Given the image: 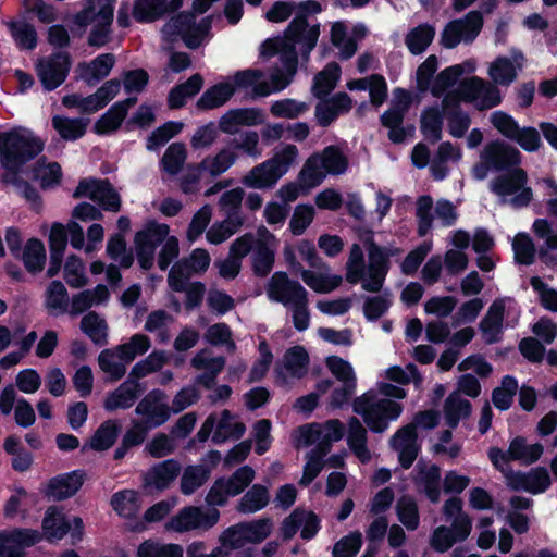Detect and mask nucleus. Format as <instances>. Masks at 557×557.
Here are the masks:
<instances>
[{
  "label": "nucleus",
  "instance_id": "obj_1",
  "mask_svg": "<svg viewBox=\"0 0 557 557\" xmlns=\"http://www.w3.org/2000/svg\"><path fill=\"white\" fill-rule=\"evenodd\" d=\"M380 393L385 397L379 398L374 391H368L352 403L354 412L361 416L368 429L375 434L385 432L389 423L400 417L404 407L394 399H404L407 396L403 387L392 383H382Z\"/></svg>",
  "mask_w": 557,
  "mask_h": 557
},
{
  "label": "nucleus",
  "instance_id": "obj_2",
  "mask_svg": "<svg viewBox=\"0 0 557 557\" xmlns=\"http://www.w3.org/2000/svg\"><path fill=\"white\" fill-rule=\"evenodd\" d=\"M44 149L45 141L29 128L14 126L0 132L2 175L21 174L23 166L35 160Z\"/></svg>",
  "mask_w": 557,
  "mask_h": 557
},
{
  "label": "nucleus",
  "instance_id": "obj_3",
  "mask_svg": "<svg viewBox=\"0 0 557 557\" xmlns=\"http://www.w3.org/2000/svg\"><path fill=\"white\" fill-rule=\"evenodd\" d=\"M295 11L296 15L287 25L285 36L295 42H304L302 59L308 60L320 36V24L310 26L308 17L321 13L323 8L317 0H305L296 4Z\"/></svg>",
  "mask_w": 557,
  "mask_h": 557
},
{
  "label": "nucleus",
  "instance_id": "obj_4",
  "mask_svg": "<svg viewBox=\"0 0 557 557\" xmlns=\"http://www.w3.org/2000/svg\"><path fill=\"white\" fill-rule=\"evenodd\" d=\"M504 172L491 182V191L500 197L513 195L511 199L513 207H527L533 198L532 188L527 186V171L518 166Z\"/></svg>",
  "mask_w": 557,
  "mask_h": 557
},
{
  "label": "nucleus",
  "instance_id": "obj_5",
  "mask_svg": "<svg viewBox=\"0 0 557 557\" xmlns=\"http://www.w3.org/2000/svg\"><path fill=\"white\" fill-rule=\"evenodd\" d=\"M483 26V15L480 11L468 12L463 18L448 22L441 33V45L446 49L456 48L462 40L472 42Z\"/></svg>",
  "mask_w": 557,
  "mask_h": 557
},
{
  "label": "nucleus",
  "instance_id": "obj_6",
  "mask_svg": "<svg viewBox=\"0 0 557 557\" xmlns=\"http://www.w3.org/2000/svg\"><path fill=\"white\" fill-rule=\"evenodd\" d=\"M212 22V15H208L196 23L194 13L180 12L165 26L171 27L172 33L178 35L187 48L195 50L202 45L205 38L210 34Z\"/></svg>",
  "mask_w": 557,
  "mask_h": 557
},
{
  "label": "nucleus",
  "instance_id": "obj_7",
  "mask_svg": "<svg viewBox=\"0 0 557 557\" xmlns=\"http://www.w3.org/2000/svg\"><path fill=\"white\" fill-rule=\"evenodd\" d=\"M368 251L367 280L362 281V289L369 293H379L383 288L392 263L382 246L372 237L364 240Z\"/></svg>",
  "mask_w": 557,
  "mask_h": 557
},
{
  "label": "nucleus",
  "instance_id": "obj_8",
  "mask_svg": "<svg viewBox=\"0 0 557 557\" xmlns=\"http://www.w3.org/2000/svg\"><path fill=\"white\" fill-rule=\"evenodd\" d=\"M267 295L272 301L292 307L297 302L304 304L308 292L298 281L290 280L286 272L276 271L268 282Z\"/></svg>",
  "mask_w": 557,
  "mask_h": 557
},
{
  "label": "nucleus",
  "instance_id": "obj_9",
  "mask_svg": "<svg viewBox=\"0 0 557 557\" xmlns=\"http://www.w3.org/2000/svg\"><path fill=\"white\" fill-rule=\"evenodd\" d=\"M71 65V55L66 51L54 52L48 60H40L36 71L44 89L52 91L61 86L69 75Z\"/></svg>",
  "mask_w": 557,
  "mask_h": 557
},
{
  "label": "nucleus",
  "instance_id": "obj_10",
  "mask_svg": "<svg viewBox=\"0 0 557 557\" xmlns=\"http://www.w3.org/2000/svg\"><path fill=\"white\" fill-rule=\"evenodd\" d=\"M166 398L164 391L154 388L150 391L136 406L135 412L138 416L146 417L145 422L150 429L163 425L171 417L172 408L163 403Z\"/></svg>",
  "mask_w": 557,
  "mask_h": 557
},
{
  "label": "nucleus",
  "instance_id": "obj_11",
  "mask_svg": "<svg viewBox=\"0 0 557 557\" xmlns=\"http://www.w3.org/2000/svg\"><path fill=\"white\" fill-rule=\"evenodd\" d=\"M480 158H485L496 172L508 171L522 163V153L519 149L502 139L488 141L481 151Z\"/></svg>",
  "mask_w": 557,
  "mask_h": 557
},
{
  "label": "nucleus",
  "instance_id": "obj_12",
  "mask_svg": "<svg viewBox=\"0 0 557 557\" xmlns=\"http://www.w3.org/2000/svg\"><path fill=\"white\" fill-rule=\"evenodd\" d=\"M85 473L82 470L58 474L41 485L40 492L48 499L62 502L74 496L84 484Z\"/></svg>",
  "mask_w": 557,
  "mask_h": 557
},
{
  "label": "nucleus",
  "instance_id": "obj_13",
  "mask_svg": "<svg viewBox=\"0 0 557 557\" xmlns=\"http://www.w3.org/2000/svg\"><path fill=\"white\" fill-rule=\"evenodd\" d=\"M264 122L262 110L259 108H238L225 112L219 121L221 132L234 135L238 126H257Z\"/></svg>",
  "mask_w": 557,
  "mask_h": 557
},
{
  "label": "nucleus",
  "instance_id": "obj_14",
  "mask_svg": "<svg viewBox=\"0 0 557 557\" xmlns=\"http://www.w3.org/2000/svg\"><path fill=\"white\" fill-rule=\"evenodd\" d=\"M141 392L140 384L134 383L127 377L117 388L107 395L103 407L108 412L128 409L139 398Z\"/></svg>",
  "mask_w": 557,
  "mask_h": 557
},
{
  "label": "nucleus",
  "instance_id": "obj_15",
  "mask_svg": "<svg viewBox=\"0 0 557 557\" xmlns=\"http://www.w3.org/2000/svg\"><path fill=\"white\" fill-rule=\"evenodd\" d=\"M504 314V301L502 299L494 300L479 325L486 344H495L500 339L499 335L503 327Z\"/></svg>",
  "mask_w": 557,
  "mask_h": 557
},
{
  "label": "nucleus",
  "instance_id": "obj_16",
  "mask_svg": "<svg viewBox=\"0 0 557 557\" xmlns=\"http://www.w3.org/2000/svg\"><path fill=\"white\" fill-rule=\"evenodd\" d=\"M115 64L113 53H102L97 55L90 63H81V77L88 86H95L106 78Z\"/></svg>",
  "mask_w": 557,
  "mask_h": 557
},
{
  "label": "nucleus",
  "instance_id": "obj_17",
  "mask_svg": "<svg viewBox=\"0 0 557 557\" xmlns=\"http://www.w3.org/2000/svg\"><path fill=\"white\" fill-rule=\"evenodd\" d=\"M41 527L46 539L52 542L62 540L71 531L72 523L67 520L61 508L50 506L46 510Z\"/></svg>",
  "mask_w": 557,
  "mask_h": 557
},
{
  "label": "nucleus",
  "instance_id": "obj_18",
  "mask_svg": "<svg viewBox=\"0 0 557 557\" xmlns=\"http://www.w3.org/2000/svg\"><path fill=\"white\" fill-rule=\"evenodd\" d=\"M181 465L175 459H166L151 468L145 476L146 485L154 486L162 491L177 478Z\"/></svg>",
  "mask_w": 557,
  "mask_h": 557
},
{
  "label": "nucleus",
  "instance_id": "obj_19",
  "mask_svg": "<svg viewBox=\"0 0 557 557\" xmlns=\"http://www.w3.org/2000/svg\"><path fill=\"white\" fill-rule=\"evenodd\" d=\"M444 419L449 429H456L462 419H468L472 413L471 403L462 398L458 392H451L444 401Z\"/></svg>",
  "mask_w": 557,
  "mask_h": 557
},
{
  "label": "nucleus",
  "instance_id": "obj_20",
  "mask_svg": "<svg viewBox=\"0 0 557 557\" xmlns=\"http://www.w3.org/2000/svg\"><path fill=\"white\" fill-rule=\"evenodd\" d=\"M235 94V87L227 83H218L209 87L197 100L199 111H209L224 106Z\"/></svg>",
  "mask_w": 557,
  "mask_h": 557
},
{
  "label": "nucleus",
  "instance_id": "obj_21",
  "mask_svg": "<svg viewBox=\"0 0 557 557\" xmlns=\"http://www.w3.org/2000/svg\"><path fill=\"white\" fill-rule=\"evenodd\" d=\"M367 430L356 417L348 420L347 445L354 455L366 463L371 459L370 450L367 446Z\"/></svg>",
  "mask_w": 557,
  "mask_h": 557
},
{
  "label": "nucleus",
  "instance_id": "obj_22",
  "mask_svg": "<svg viewBox=\"0 0 557 557\" xmlns=\"http://www.w3.org/2000/svg\"><path fill=\"white\" fill-rule=\"evenodd\" d=\"M342 69L337 62L327 63L322 71L313 77L311 91L317 99L326 98L335 89L341 79Z\"/></svg>",
  "mask_w": 557,
  "mask_h": 557
},
{
  "label": "nucleus",
  "instance_id": "obj_23",
  "mask_svg": "<svg viewBox=\"0 0 557 557\" xmlns=\"http://www.w3.org/2000/svg\"><path fill=\"white\" fill-rule=\"evenodd\" d=\"M20 260L23 261L28 273L33 275L40 273L44 270L47 260L44 243L37 237L27 239L23 251L20 255Z\"/></svg>",
  "mask_w": 557,
  "mask_h": 557
},
{
  "label": "nucleus",
  "instance_id": "obj_24",
  "mask_svg": "<svg viewBox=\"0 0 557 557\" xmlns=\"http://www.w3.org/2000/svg\"><path fill=\"white\" fill-rule=\"evenodd\" d=\"M468 66V72L474 71V66L469 62L466 61L461 64H455L445 67L434 78L433 84L430 88V91L433 97L440 98L444 95V92L453 87L459 78L465 74L466 70L465 66Z\"/></svg>",
  "mask_w": 557,
  "mask_h": 557
},
{
  "label": "nucleus",
  "instance_id": "obj_25",
  "mask_svg": "<svg viewBox=\"0 0 557 557\" xmlns=\"http://www.w3.org/2000/svg\"><path fill=\"white\" fill-rule=\"evenodd\" d=\"M272 161H264L256 165L244 178L243 183L250 188L272 187L283 176L277 168L271 164Z\"/></svg>",
  "mask_w": 557,
  "mask_h": 557
},
{
  "label": "nucleus",
  "instance_id": "obj_26",
  "mask_svg": "<svg viewBox=\"0 0 557 557\" xmlns=\"http://www.w3.org/2000/svg\"><path fill=\"white\" fill-rule=\"evenodd\" d=\"M170 227L168 224L149 221L146 226L135 234V247L156 250L169 235Z\"/></svg>",
  "mask_w": 557,
  "mask_h": 557
},
{
  "label": "nucleus",
  "instance_id": "obj_27",
  "mask_svg": "<svg viewBox=\"0 0 557 557\" xmlns=\"http://www.w3.org/2000/svg\"><path fill=\"white\" fill-rule=\"evenodd\" d=\"M443 113L436 106L425 108L421 113L420 131L431 144H436L443 136Z\"/></svg>",
  "mask_w": 557,
  "mask_h": 557
},
{
  "label": "nucleus",
  "instance_id": "obj_28",
  "mask_svg": "<svg viewBox=\"0 0 557 557\" xmlns=\"http://www.w3.org/2000/svg\"><path fill=\"white\" fill-rule=\"evenodd\" d=\"M434 37V26L429 23H423L409 30L405 37V44L411 54L419 55L429 48Z\"/></svg>",
  "mask_w": 557,
  "mask_h": 557
},
{
  "label": "nucleus",
  "instance_id": "obj_29",
  "mask_svg": "<svg viewBox=\"0 0 557 557\" xmlns=\"http://www.w3.org/2000/svg\"><path fill=\"white\" fill-rule=\"evenodd\" d=\"M168 0H135L133 17L138 23H152L166 14Z\"/></svg>",
  "mask_w": 557,
  "mask_h": 557
},
{
  "label": "nucleus",
  "instance_id": "obj_30",
  "mask_svg": "<svg viewBox=\"0 0 557 557\" xmlns=\"http://www.w3.org/2000/svg\"><path fill=\"white\" fill-rule=\"evenodd\" d=\"M121 432V424L117 420L109 419L102 422L90 438L89 446L96 451H103L111 448Z\"/></svg>",
  "mask_w": 557,
  "mask_h": 557
},
{
  "label": "nucleus",
  "instance_id": "obj_31",
  "mask_svg": "<svg viewBox=\"0 0 557 557\" xmlns=\"http://www.w3.org/2000/svg\"><path fill=\"white\" fill-rule=\"evenodd\" d=\"M81 330L99 347L108 344V325L104 319L95 311H89L81 320Z\"/></svg>",
  "mask_w": 557,
  "mask_h": 557
},
{
  "label": "nucleus",
  "instance_id": "obj_32",
  "mask_svg": "<svg viewBox=\"0 0 557 557\" xmlns=\"http://www.w3.org/2000/svg\"><path fill=\"white\" fill-rule=\"evenodd\" d=\"M283 359L285 369L293 377L301 379L307 374L310 358L304 346L296 345L288 348Z\"/></svg>",
  "mask_w": 557,
  "mask_h": 557
},
{
  "label": "nucleus",
  "instance_id": "obj_33",
  "mask_svg": "<svg viewBox=\"0 0 557 557\" xmlns=\"http://www.w3.org/2000/svg\"><path fill=\"white\" fill-rule=\"evenodd\" d=\"M318 160L321 162V169L331 175H341L348 169L347 157L335 145H330L322 150L321 154L318 153Z\"/></svg>",
  "mask_w": 557,
  "mask_h": 557
},
{
  "label": "nucleus",
  "instance_id": "obj_34",
  "mask_svg": "<svg viewBox=\"0 0 557 557\" xmlns=\"http://www.w3.org/2000/svg\"><path fill=\"white\" fill-rule=\"evenodd\" d=\"M364 253L359 244H352L346 262L345 280L351 285L367 280Z\"/></svg>",
  "mask_w": 557,
  "mask_h": 557
},
{
  "label": "nucleus",
  "instance_id": "obj_35",
  "mask_svg": "<svg viewBox=\"0 0 557 557\" xmlns=\"http://www.w3.org/2000/svg\"><path fill=\"white\" fill-rule=\"evenodd\" d=\"M211 470L203 465L187 466L181 478V492L184 495L194 494L210 478Z\"/></svg>",
  "mask_w": 557,
  "mask_h": 557
},
{
  "label": "nucleus",
  "instance_id": "obj_36",
  "mask_svg": "<svg viewBox=\"0 0 557 557\" xmlns=\"http://www.w3.org/2000/svg\"><path fill=\"white\" fill-rule=\"evenodd\" d=\"M269 504V491L262 484H253L240 498L237 510L243 513H253Z\"/></svg>",
  "mask_w": 557,
  "mask_h": 557
},
{
  "label": "nucleus",
  "instance_id": "obj_37",
  "mask_svg": "<svg viewBox=\"0 0 557 557\" xmlns=\"http://www.w3.org/2000/svg\"><path fill=\"white\" fill-rule=\"evenodd\" d=\"M9 29L16 46L21 50H34L38 44V35L35 26L23 21H11Z\"/></svg>",
  "mask_w": 557,
  "mask_h": 557
},
{
  "label": "nucleus",
  "instance_id": "obj_38",
  "mask_svg": "<svg viewBox=\"0 0 557 557\" xmlns=\"http://www.w3.org/2000/svg\"><path fill=\"white\" fill-rule=\"evenodd\" d=\"M113 185L107 178H83L78 182V185L73 193V197L76 199L88 197L90 200L98 203L102 200L106 194L110 193V188Z\"/></svg>",
  "mask_w": 557,
  "mask_h": 557
},
{
  "label": "nucleus",
  "instance_id": "obj_39",
  "mask_svg": "<svg viewBox=\"0 0 557 557\" xmlns=\"http://www.w3.org/2000/svg\"><path fill=\"white\" fill-rule=\"evenodd\" d=\"M168 362V358L163 350H153L145 359L138 361L131 370L128 379L134 383H139L138 380L147 376L150 373L157 372Z\"/></svg>",
  "mask_w": 557,
  "mask_h": 557
},
{
  "label": "nucleus",
  "instance_id": "obj_40",
  "mask_svg": "<svg viewBox=\"0 0 557 557\" xmlns=\"http://www.w3.org/2000/svg\"><path fill=\"white\" fill-rule=\"evenodd\" d=\"M518 388V380L515 376L509 374L503 376L500 386L492 392L493 405L500 411L508 410L512 406Z\"/></svg>",
  "mask_w": 557,
  "mask_h": 557
},
{
  "label": "nucleus",
  "instance_id": "obj_41",
  "mask_svg": "<svg viewBox=\"0 0 557 557\" xmlns=\"http://www.w3.org/2000/svg\"><path fill=\"white\" fill-rule=\"evenodd\" d=\"M302 281L314 292L327 294L338 288L343 277L338 274H318L310 270H302Z\"/></svg>",
  "mask_w": 557,
  "mask_h": 557
},
{
  "label": "nucleus",
  "instance_id": "obj_42",
  "mask_svg": "<svg viewBox=\"0 0 557 557\" xmlns=\"http://www.w3.org/2000/svg\"><path fill=\"white\" fill-rule=\"evenodd\" d=\"M200 507L186 506L182 508L177 515L173 516L166 523L169 530H173L180 533L198 530Z\"/></svg>",
  "mask_w": 557,
  "mask_h": 557
},
{
  "label": "nucleus",
  "instance_id": "obj_43",
  "mask_svg": "<svg viewBox=\"0 0 557 557\" xmlns=\"http://www.w3.org/2000/svg\"><path fill=\"white\" fill-rule=\"evenodd\" d=\"M1 182L18 188L23 197L29 202L33 211L37 213L41 211L44 203L39 191L29 182L22 178L20 174L2 175Z\"/></svg>",
  "mask_w": 557,
  "mask_h": 557
},
{
  "label": "nucleus",
  "instance_id": "obj_44",
  "mask_svg": "<svg viewBox=\"0 0 557 557\" xmlns=\"http://www.w3.org/2000/svg\"><path fill=\"white\" fill-rule=\"evenodd\" d=\"M52 126L63 139L73 141L85 135L87 124L82 119L54 115Z\"/></svg>",
  "mask_w": 557,
  "mask_h": 557
},
{
  "label": "nucleus",
  "instance_id": "obj_45",
  "mask_svg": "<svg viewBox=\"0 0 557 557\" xmlns=\"http://www.w3.org/2000/svg\"><path fill=\"white\" fill-rule=\"evenodd\" d=\"M237 156L224 148L221 149L213 158L207 157L199 164L198 169L209 171V173L216 177L226 172L236 161Z\"/></svg>",
  "mask_w": 557,
  "mask_h": 557
},
{
  "label": "nucleus",
  "instance_id": "obj_46",
  "mask_svg": "<svg viewBox=\"0 0 557 557\" xmlns=\"http://www.w3.org/2000/svg\"><path fill=\"white\" fill-rule=\"evenodd\" d=\"M396 513L398 520L409 531L418 529L420 523L419 509L416 500L408 495L401 496L396 504Z\"/></svg>",
  "mask_w": 557,
  "mask_h": 557
},
{
  "label": "nucleus",
  "instance_id": "obj_47",
  "mask_svg": "<svg viewBox=\"0 0 557 557\" xmlns=\"http://www.w3.org/2000/svg\"><path fill=\"white\" fill-rule=\"evenodd\" d=\"M183 128L182 122L168 121L157 127L147 138L146 148L153 151L164 146L170 139L175 137Z\"/></svg>",
  "mask_w": 557,
  "mask_h": 557
},
{
  "label": "nucleus",
  "instance_id": "obj_48",
  "mask_svg": "<svg viewBox=\"0 0 557 557\" xmlns=\"http://www.w3.org/2000/svg\"><path fill=\"white\" fill-rule=\"evenodd\" d=\"M186 157H187V151H186V147L184 144H182V143L171 144L166 148V150L161 159V164H162L163 170L171 175H176L183 169Z\"/></svg>",
  "mask_w": 557,
  "mask_h": 557
},
{
  "label": "nucleus",
  "instance_id": "obj_49",
  "mask_svg": "<svg viewBox=\"0 0 557 557\" xmlns=\"http://www.w3.org/2000/svg\"><path fill=\"white\" fill-rule=\"evenodd\" d=\"M255 470L248 466H242L236 469L227 479L224 478V485L228 494L234 497L242 494L253 481Z\"/></svg>",
  "mask_w": 557,
  "mask_h": 557
},
{
  "label": "nucleus",
  "instance_id": "obj_50",
  "mask_svg": "<svg viewBox=\"0 0 557 557\" xmlns=\"http://www.w3.org/2000/svg\"><path fill=\"white\" fill-rule=\"evenodd\" d=\"M515 260L519 264L531 265L535 261V245L527 233H519L512 242Z\"/></svg>",
  "mask_w": 557,
  "mask_h": 557
},
{
  "label": "nucleus",
  "instance_id": "obj_51",
  "mask_svg": "<svg viewBox=\"0 0 557 557\" xmlns=\"http://www.w3.org/2000/svg\"><path fill=\"white\" fill-rule=\"evenodd\" d=\"M492 79L503 86L510 85L517 77L513 62L507 57H498L490 66Z\"/></svg>",
  "mask_w": 557,
  "mask_h": 557
},
{
  "label": "nucleus",
  "instance_id": "obj_52",
  "mask_svg": "<svg viewBox=\"0 0 557 557\" xmlns=\"http://www.w3.org/2000/svg\"><path fill=\"white\" fill-rule=\"evenodd\" d=\"M126 114L120 109L119 106L113 103L109 110L103 113L100 119L95 123V132L99 135H106L111 132L117 131Z\"/></svg>",
  "mask_w": 557,
  "mask_h": 557
},
{
  "label": "nucleus",
  "instance_id": "obj_53",
  "mask_svg": "<svg viewBox=\"0 0 557 557\" xmlns=\"http://www.w3.org/2000/svg\"><path fill=\"white\" fill-rule=\"evenodd\" d=\"M321 162L318 160V153L310 156L301 171L298 174V180L308 188L320 185L324 178V173L321 171Z\"/></svg>",
  "mask_w": 557,
  "mask_h": 557
},
{
  "label": "nucleus",
  "instance_id": "obj_54",
  "mask_svg": "<svg viewBox=\"0 0 557 557\" xmlns=\"http://www.w3.org/2000/svg\"><path fill=\"white\" fill-rule=\"evenodd\" d=\"M308 110L305 102H299L296 99L286 98L276 100L271 104L270 112L273 116L284 119H297L299 115Z\"/></svg>",
  "mask_w": 557,
  "mask_h": 557
},
{
  "label": "nucleus",
  "instance_id": "obj_55",
  "mask_svg": "<svg viewBox=\"0 0 557 557\" xmlns=\"http://www.w3.org/2000/svg\"><path fill=\"white\" fill-rule=\"evenodd\" d=\"M421 481L424 486V493L433 504L440 502L441 496V469L437 465H431L428 469L421 471Z\"/></svg>",
  "mask_w": 557,
  "mask_h": 557
},
{
  "label": "nucleus",
  "instance_id": "obj_56",
  "mask_svg": "<svg viewBox=\"0 0 557 557\" xmlns=\"http://www.w3.org/2000/svg\"><path fill=\"white\" fill-rule=\"evenodd\" d=\"M391 294L367 297L363 304V314L368 321H376L383 317L392 306Z\"/></svg>",
  "mask_w": 557,
  "mask_h": 557
},
{
  "label": "nucleus",
  "instance_id": "obj_57",
  "mask_svg": "<svg viewBox=\"0 0 557 557\" xmlns=\"http://www.w3.org/2000/svg\"><path fill=\"white\" fill-rule=\"evenodd\" d=\"M275 262L274 250L270 247H255L252 256V271L258 277H265L270 274Z\"/></svg>",
  "mask_w": 557,
  "mask_h": 557
},
{
  "label": "nucleus",
  "instance_id": "obj_58",
  "mask_svg": "<svg viewBox=\"0 0 557 557\" xmlns=\"http://www.w3.org/2000/svg\"><path fill=\"white\" fill-rule=\"evenodd\" d=\"M362 546V535L354 531L334 544L332 557H356Z\"/></svg>",
  "mask_w": 557,
  "mask_h": 557
},
{
  "label": "nucleus",
  "instance_id": "obj_59",
  "mask_svg": "<svg viewBox=\"0 0 557 557\" xmlns=\"http://www.w3.org/2000/svg\"><path fill=\"white\" fill-rule=\"evenodd\" d=\"M84 264L79 257L71 255L64 264V280L75 288L83 287L87 284V277L84 274Z\"/></svg>",
  "mask_w": 557,
  "mask_h": 557
},
{
  "label": "nucleus",
  "instance_id": "obj_60",
  "mask_svg": "<svg viewBox=\"0 0 557 557\" xmlns=\"http://www.w3.org/2000/svg\"><path fill=\"white\" fill-rule=\"evenodd\" d=\"M432 244L424 242L420 244L418 247L412 249L403 260L400 264L401 272L405 275L411 276L414 275L431 251Z\"/></svg>",
  "mask_w": 557,
  "mask_h": 557
},
{
  "label": "nucleus",
  "instance_id": "obj_61",
  "mask_svg": "<svg viewBox=\"0 0 557 557\" xmlns=\"http://www.w3.org/2000/svg\"><path fill=\"white\" fill-rule=\"evenodd\" d=\"M69 306V295L64 284L54 280L50 283L46 293V307L65 312Z\"/></svg>",
  "mask_w": 557,
  "mask_h": 557
},
{
  "label": "nucleus",
  "instance_id": "obj_62",
  "mask_svg": "<svg viewBox=\"0 0 557 557\" xmlns=\"http://www.w3.org/2000/svg\"><path fill=\"white\" fill-rule=\"evenodd\" d=\"M314 218V209L310 205H298L289 221V230L293 235L304 234Z\"/></svg>",
  "mask_w": 557,
  "mask_h": 557
},
{
  "label": "nucleus",
  "instance_id": "obj_63",
  "mask_svg": "<svg viewBox=\"0 0 557 557\" xmlns=\"http://www.w3.org/2000/svg\"><path fill=\"white\" fill-rule=\"evenodd\" d=\"M98 363L101 371L109 374L112 381L121 380L126 373V366L115 361V352L111 349H103L99 354Z\"/></svg>",
  "mask_w": 557,
  "mask_h": 557
},
{
  "label": "nucleus",
  "instance_id": "obj_64",
  "mask_svg": "<svg viewBox=\"0 0 557 557\" xmlns=\"http://www.w3.org/2000/svg\"><path fill=\"white\" fill-rule=\"evenodd\" d=\"M492 125L507 139L513 140L520 125L519 123L508 113L504 111H495L491 115Z\"/></svg>",
  "mask_w": 557,
  "mask_h": 557
}]
</instances>
